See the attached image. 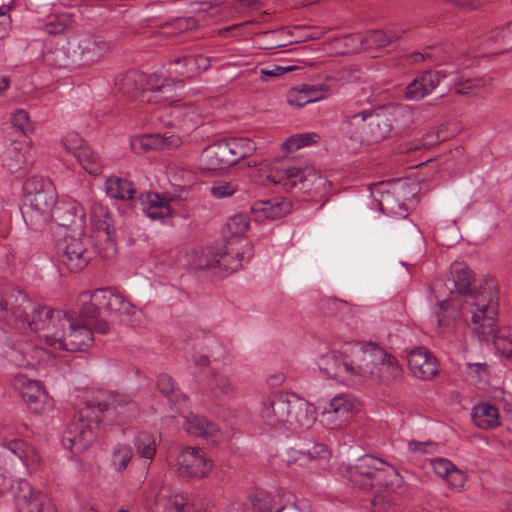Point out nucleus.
I'll return each mask as SVG.
<instances>
[{
  "instance_id": "obj_49",
  "label": "nucleus",
  "mask_w": 512,
  "mask_h": 512,
  "mask_svg": "<svg viewBox=\"0 0 512 512\" xmlns=\"http://www.w3.org/2000/svg\"><path fill=\"white\" fill-rule=\"evenodd\" d=\"M133 457V451L128 444H117L112 448L110 466L117 472L127 469Z\"/></svg>"
},
{
  "instance_id": "obj_32",
  "label": "nucleus",
  "mask_w": 512,
  "mask_h": 512,
  "mask_svg": "<svg viewBox=\"0 0 512 512\" xmlns=\"http://www.w3.org/2000/svg\"><path fill=\"white\" fill-rule=\"evenodd\" d=\"M43 60L47 65L55 68H77L75 57H73V45L66 41L46 46L43 51Z\"/></svg>"
},
{
  "instance_id": "obj_48",
  "label": "nucleus",
  "mask_w": 512,
  "mask_h": 512,
  "mask_svg": "<svg viewBox=\"0 0 512 512\" xmlns=\"http://www.w3.org/2000/svg\"><path fill=\"white\" fill-rule=\"evenodd\" d=\"M75 157L88 173L92 175H99L102 173L103 164L99 155L92 151L87 145L79 150Z\"/></svg>"
},
{
  "instance_id": "obj_16",
  "label": "nucleus",
  "mask_w": 512,
  "mask_h": 512,
  "mask_svg": "<svg viewBox=\"0 0 512 512\" xmlns=\"http://www.w3.org/2000/svg\"><path fill=\"white\" fill-rule=\"evenodd\" d=\"M52 220L59 226L65 227L66 232H77L79 234L86 229L85 210L80 203L72 198L57 201Z\"/></svg>"
},
{
  "instance_id": "obj_63",
  "label": "nucleus",
  "mask_w": 512,
  "mask_h": 512,
  "mask_svg": "<svg viewBox=\"0 0 512 512\" xmlns=\"http://www.w3.org/2000/svg\"><path fill=\"white\" fill-rule=\"evenodd\" d=\"M287 102L290 106L297 108L303 107L309 103V99L306 96L303 85L301 87L292 88L288 91Z\"/></svg>"
},
{
  "instance_id": "obj_61",
  "label": "nucleus",
  "mask_w": 512,
  "mask_h": 512,
  "mask_svg": "<svg viewBox=\"0 0 512 512\" xmlns=\"http://www.w3.org/2000/svg\"><path fill=\"white\" fill-rule=\"evenodd\" d=\"M303 88L305 90L306 96L309 99V103L317 102L322 99H325L329 95L328 86L321 85H307L303 84Z\"/></svg>"
},
{
  "instance_id": "obj_45",
  "label": "nucleus",
  "mask_w": 512,
  "mask_h": 512,
  "mask_svg": "<svg viewBox=\"0 0 512 512\" xmlns=\"http://www.w3.org/2000/svg\"><path fill=\"white\" fill-rule=\"evenodd\" d=\"M95 302L104 305V311L111 316L117 317L125 297L115 289L104 288V292H99L94 298Z\"/></svg>"
},
{
  "instance_id": "obj_10",
  "label": "nucleus",
  "mask_w": 512,
  "mask_h": 512,
  "mask_svg": "<svg viewBox=\"0 0 512 512\" xmlns=\"http://www.w3.org/2000/svg\"><path fill=\"white\" fill-rule=\"evenodd\" d=\"M347 472L349 481L363 490L388 486L392 483L391 478L398 475L394 467L371 455L358 458Z\"/></svg>"
},
{
  "instance_id": "obj_37",
  "label": "nucleus",
  "mask_w": 512,
  "mask_h": 512,
  "mask_svg": "<svg viewBox=\"0 0 512 512\" xmlns=\"http://www.w3.org/2000/svg\"><path fill=\"white\" fill-rule=\"evenodd\" d=\"M166 110L173 118V120L168 122L169 125H173L174 121H178L184 126L190 128L191 126H196L200 123V114L192 104L173 101Z\"/></svg>"
},
{
  "instance_id": "obj_13",
  "label": "nucleus",
  "mask_w": 512,
  "mask_h": 512,
  "mask_svg": "<svg viewBox=\"0 0 512 512\" xmlns=\"http://www.w3.org/2000/svg\"><path fill=\"white\" fill-rule=\"evenodd\" d=\"M33 449L23 440L12 439L0 445V495L13 488L11 467L18 459L28 466V458Z\"/></svg>"
},
{
  "instance_id": "obj_44",
  "label": "nucleus",
  "mask_w": 512,
  "mask_h": 512,
  "mask_svg": "<svg viewBox=\"0 0 512 512\" xmlns=\"http://www.w3.org/2000/svg\"><path fill=\"white\" fill-rule=\"evenodd\" d=\"M159 443L158 436L154 433L142 431L134 439V447L138 455L152 462Z\"/></svg>"
},
{
  "instance_id": "obj_29",
  "label": "nucleus",
  "mask_w": 512,
  "mask_h": 512,
  "mask_svg": "<svg viewBox=\"0 0 512 512\" xmlns=\"http://www.w3.org/2000/svg\"><path fill=\"white\" fill-rule=\"evenodd\" d=\"M291 207V201L286 198L259 200L252 204L251 213L255 221L275 220L287 215Z\"/></svg>"
},
{
  "instance_id": "obj_51",
  "label": "nucleus",
  "mask_w": 512,
  "mask_h": 512,
  "mask_svg": "<svg viewBox=\"0 0 512 512\" xmlns=\"http://www.w3.org/2000/svg\"><path fill=\"white\" fill-rule=\"evenodd\" d=\"M252 512H277L280 505L268 492L258 491L250 498Z\"/></svg>"
},
{
  "instance_id": "obj_36",
  "label": "nucleus",
  "mask_w": 512,
  "mask_h": 512,
  "mask_svg": "<svg viewBox=\"0 0 512 512\" xmlns=\"http://www.w3.org/2000/svg\"><path fill=\"white\" fill-rule=\"evenodd\" d=\"M192 348L197 352L206 353L214 361H220L226 356L225 346L218 337L211 333L197 332Z\"/></svg>"
},
{
  "instance_id": "obj_22",
  "label": "nucleus",
  "mask_w": 512,
  "mask_h": 512,
  "mask_svg": "<svg viewBox=\"0 0 512 512\" xmlns=\"http://www.w3.org/2000/svg\"><path fill=\"white\" fill-rule=\"evenodd\" d=\"M6 355L18 367H34L49 357L44 349L24 340L14 342Z\"/></svg>"
},
{
  "instance_id": "obj_50",
  "label": "nucleus",
  "mask_w": 512,
  "mask_h": 512,
  "mask_svg": "<svg viewBox=\"0 0 512 512\" xmlns=\"http://www.w3.org/2000/svg\"><path fill=\"white\" fill-rule=\"evenodd\" d=\"M234 163L251 156L255 150V143L249 138H231L227 140Z\"/></svg>"
},
{
  "instance_id": "obj_25",
  "label": "nucleus",
  "mask_w": 512,
  "mask_h": 512,
  "mask_svg": "<svg viewBox=\"0 0 512 512\" xmlns=\"http://www.w3.org/2000/svg\"><path fill=\"white\" fill-rule=\"evenodd\" d=\"M33 161L30 148L13 144L5 151L3 165L15 177L22 178L30 171Z\"/></svg>"
},
{
  "instance_id": "obj_26",
  "label": "nucleus",
  "mask_w": 512,
  "mask_h": 512,
  "mask_svg": "<svg viewBox=\"0 0 512 512\" xmlns=\"http://www.w3.org/2000/svg\"><path fill=\"white\" fill-rule=\"evenodd\" d=\"M408 366L413 375L421 380H431L438 372L436 358L424 347H418L410 351Z\"/></svg>"
},
{
  "instance_id": "obj_3",
  "label": "nucleus",
  "mask_w": 512,
  "mask_h": 512,
  "mask_svg": "<svg viewBox=\"0 0 512 512\" xmlns=\"http://www.w3.org/2000/svg\"><path fill=\"white\" fill-rule=\"evenodd\" d=\"M258 416L271 428H284L298 433L313 426L317 412L313 404L294 395L273 393L260 403Z\"/></svg>"
},
{
  "instance_id": "obj_21",
  "label": "nucleus",
  "mask_w": 512,
  "mask_h": 512,
  "mask_svg": "<svg viewBox=\"0 0 512 512\" xmlns=\"http://www.w3.org/2000/svg\"><path fill=\"white\" fill-rule=\"evenodd\" d=\"M252 256V247L248 242L242 245L228 242L217 249V269L225 272L237 271Z\"/></svg>"
},
{
  "instance_id": "obj_6",
  "label": "nucleus",
  "mask_w": 512,
  "mask_h": 512,
  "mask_svg": "<svg viewBox=\"0 0 512 512\" xmlns=\"http://www.w3.org/2000/svg\"><path fill=\"white\" fill-rule=\"evenodd\" d=\"M331 451L323 443H312L303 448H289L286 452L288 474L296 482L311 485L330 467Z\"/></svg>"
},
{
  "instance_id": "obj_15",
  "label": "nucleus",
  "mask_w": 512,
  "mask_h": 512,
  "mask_svg": "<svg viewBox=\"0 0 512 512\" xmlns=\"http://www.w3.org/2000/svg\"><path fill=\"white\" fill-rule=\"evenodd\" d=\"M356 409L357 402L353 397L346 394L336 395L322 412L320 422L327 429H340L347 425Z\"/></svg>"
},
{
  "instance_id": "obj_53",
  "label": "nucleus",
  "mask_w": 512,
  "mask_h": 512,
  "mask_svg": "<svg viewBox=\"0 0 512 512\" xmlns=\"http://www.w3.org/2000/svg\"><path fill=\"white\" fill-rule=\"evenodd\" d=\"M90 219L96 229V233L110 230L109 212L107 207L101 203H92L90 207Z\"/></svg>"
},
{
  "instance_id": "obj_64",
  "label": "nucleus",
  "mask_w": 512,
  "mask_h": 512,
  "mask_svg": "<svg viewBox=\"0 0 512 512\" xmlns=\"http://www.w3.org/2000/svg\"><path fill=\"white\" fill-rule=\"evenodd\" d=\"M142 311L134 306L129 300L125 299L122 308L117 317H126L131 323L139 322Z\"/></svg>"
},
{
  "instance_id": "obj_56",
  "label": "nucleus",
  "mask_w": 512,
  "mask_h": 512,
  "mask_svg": "<svg viewBox=\"0 0 512 512\" xmlns=\"http://www.w3.org/2000/svg\"><path fill=\"white\" fill-rule=\"evenodd\" d=\"M184 64L183 70H176V74L184 78H192L198 74V60L195 55H185L182 58L177 57L170 62V66Z\"/></svg>"
},
{
  "instance_id": "obj_23",
  "label": "nucleus",
  "mask_w": 512,
  "mask_h": 512,
  "mask_svg": "<svg viewBox=\"0 0 512 512\" xmlns=\"http://www.w3.org/2000/svg\"><path fill=\"white\" fill-rule=\"evenodd\" d=\"M109 49L107 42L95 37H84L73 45L76 67L90 66L103 57Z\"/></svg>"
},
{
  "instance_id": "obj_41",
  "label": "nucleus",
  "mask_w": 512,
  "mask_h": 512,
  "mask_svg": "<svg viewBox=\"0 0 512 512\" xmlns=\"http://www.w3.org/2000/svg\"><path fill=\"white\" fill-rule=\"evenodd\" d=\"M472 419L481 429H493L499 425V411L490 403H480L473 407Z\"/></svg>"
},
{
  "instance_id": "obj_59",
  "label": "nucleus",
  "mask_w": 512,
  "mask_h": 512,
  "mask_svg": "<svg viewBox=\"0 0 512 512\" xmlns=\"http://www.w3.org/2000/svg\"><path fill=\"white\" fill-rule=\"evenodd\" d=\"M438 449V444L433 441H416L408 442V451L415 458H421L428 454H434Z\"/></svg>"
},
{
  "instance_id": "obj_7",
  "label": "nucleus",
  "mask_w": 512,
  "mask_h": 512,
  "mask_svg": "<svg viewBox=\"0 0 512 512\" xmlns=\"http://www.w3.org/2000/svg\"><path fill=\"white\" fill-rule=\"evenodd\" d=\"M451 283L455 291H451V297L439 301L434 312V319L439 333L450 330L456 317L458 305L465 300L470 293L478 291L473 285L472 271L463 262H454L450 265Z\"/></svg>"
},
{
  "instance_id": "obj_62",
  "label": "nucleus",
  "mask_w": 512,
  "mask_h": 512,
  "mask_svg": "<svg viewBox=\"0 0 512 512\" xmlns=\"http://www.w3.org/2000/svg\"><path fill=\"white\" fill-rule=\"evenodd\" d=\"M62 143L65 149L74 156L85 146L84 140L76 132L67 133L62 139Z\"/></svg>"
},
{
  "instance_id": "obj_12",
  "label": "nucleus",
  "mask_w": 512,
  "mask_h": 512,
  "mask_svg": "<svg viewBox=\"0 0 512 512\" xmlns=\"http://www.w3.org/2000/svg\"><path fill=\"white\" fill-rule=\"evenodd\" d=\"M90 241L85 231L65 232L64 237L56 243V251L59 262L70 272L83 270L91 259V252L88 249Z\"/></svg>"
},
{
  "instance_id": "obj_9",
  "label": "nucleus",
  "mask_w": 512,
  "mask_h": 512,
  "mask_svg": "<svg viewBox=\"0 0 512 512\" xmlns=\"http://www.w3.org/2000/svg\"><path fill=\"white\" fill-rule=\"evenodd\" d=\"M85 405L95 413L98 421L111 425H123L134 419L139 411L138 403L130 396L120 393L108 392L88 400Z\"/></svg>"
},
{
  "instance_id": "obj_28",
  "label": "nucleus",
  "mask_w": 512,
  "mask_h": 512,
  "mask_svg": "<svg viewBox=\"0 0 512 512\" xmlns=\"http://www.w3.org/2000/svg\"><path fill=\"white\" fill-rule=\"evenodd\" d=\"M200 162L206 170L224 169L235 164L227 140L206 147L201 153Z\"/></svg>"
},
{
  "instance_id": "obj_46",
  "label": "nucleus",
  "mask_w": 512,
  "mask_h": 512,
  "mask_svg": "<svg viewBox=\"0 0 512 512\" xmlns=\"http://www.w3.org/2000/svg\"><path fill=\"white\" fill-rule=\"evenodd\" d=\"M157 389L169 401L171 408L178 409L183 406L182 395L177 389L173 378L168 374H160L157 377Z\"/></svg>"
},
{
  "instance_id": "obj_20",
  "label": "nucleus",
  "mask_w": 512,
  "mask_h": 512,
  "mask_svg": "<svg viewBox=\"0 0 512 512\" xmlns=\"http://www.w3.org/2000/svg\"><path fill=\"white\" fill-rule=\"evenodd\" d=\"M371 111L363 110L346 115L340 125L341 133L350 140L370 145L373 130L370 126Z\"/></svg>"
},
{
  "instance_id": "obj_42",
  "label": "nucleus",
  "mask_w": 512,
  "mask_h": 512,
  "mask_svg": "<svg viewBox=\"0 0 512 512\" xmlns=\"http://www.w3.org/2000/svg\"><path fill=\"white\" fill-rule=\"evenodd\" d=\"M170 200H172V197L158 193L148 194L144 207L146 215L152 220H160L171 216L172 209L169 204Z\"/></svg>"
},
{
  "instance_id": "obj_17",
  "label": "nucleus",
  "mask_w": 512,
  "mask_h": 512,
  "mask_svg": "<svg viewBox=\"0 0 512 512\" xmlns=\"http://www.w3.org/2000/svg\"><path fill=\"white\" fill-rule=\"evenodd\" d=\"M14 500L18 512H56L50 498L40 491H34L27 481L18 482Z\"/></svg>"
},
{
  "instance_id": "obj_39",
  "label": "nucleus",
  "mask_w": 512,
  "mask_h": 512,
  "mask_svg": "<svg viewBox=\"0 0 512 512\" xmlns=\"http://www.w3.org/2000/svg\"><path fill=\"white\" fill-rule=\"evenodd\" d=\"M205 385L203 393L209 394L214 399L230 396L235 391V385L230 377L219 374L216 370L211 371L210 379Z\"/></svg>"
},
{
  "instance_id": "obj_19",
  "label": "nucleus",
  "mask_w": 512,
  "mask_h": 512,
  "mask_svg": "<svg viewBox=\"0 0 512 512\" xmlns=\"http://www.w3.org/2000/svg\"><path fill=\"white\" fill-rule=\"evenodd\" d=\"M181 397L183 406L179 407L177 411H179L182 418V421L179 422L182 428L190 435L215 440L219 434L218 427L206 418L189 412V398L186 395Z\"/></svg>"
},
{
  "instance_id": "obj_18",
  "label": "nucleus",
  "mask_w": 512,
  "mask_h": 512,
  "mask_svg": "<svg viewBox=\"0 0 512 512\" xmlns=\"http://www.w3.org/2000/svg\"><path fill=\"white\" fill-rule=\"evenodd\" d=\"M177 471L186 477H203L209 473L212 465L199 448L186 447L176 458Z\"/></svg>"
},
{
  "instance_id": "obj_33",
  "label": "nucleus",
  "mask_w": 512,
  "mask_h": 512,
  "mask_svg": "<svg viewBox=\"0 0 512 512\" xmlns=\"http://www.w3.org/2000/svg\"><path fill=\"white\" fill-rule=\"evenodd\" d=\"M403 378V368L399 361L384 350V356L377 359L375 373L370 379L384 384L400 382Z\"/></svg>"
},
{
  "instance_id": "obj_31",
  "label": "nucleus",
  "mask_w": 512,
  "mask_h": 512,
  "mask_svg": "<svg viewBox=\"0 0 512 512\" xmlns=\"http://www.w3.org/2000/svg\"><path fill=\"white\" fill-rule=\"evenodd\" d=\"M403 32L397 30H373L368 32L365 37L357 34L346 37L344 41L346 46L349 45V41L356 42V45L352 47V51H357L362 47L371 48L375 46L381 48L400 39Z\"/></svg>"
},
{
  "instance_id": "obj_27",
  "label": "nucleus",
  "mask_w": 512,
  "mask_h": 512,
  "mask_svg": "<svg viewBox=\"0 0 512 512\" xmlns=\"http://www.w3.org/2000/svg\"><path fill=\"white\" fill-rule=\"evenodd\" d=\"M182 80L172 81L157 74L145 75L144 87L140 94V102H155L160 103L162 99L167 100L171 98L172 86L179 84L182 85Z\"/></svg>"
},
{
  "instance_id": "obj_60",
  "label": "nucleus",
  "mask_w": 512,
  "mask_h": 512,
  "mask_svg": "<svg viewBox=\"0 0 512 512\" xmlns=\"http://www.w3.org/2000/svg\"><path fill=\"white\" fill-rule=\"evenodd\" d=\"M430 465L434 473L440 477L446 479L451 469L454 468V464L447 458L436 457L430 459Z\"/></svg>"
},
{
  "instance_id": "obj_57",
  "label": "nucleus",
  "mask_w": 512,
  "mask_h": 512,
  "mask_svg": "<svg viewBox=\"0 0 512 512\" xmlns=\"http://www.w3.org/2000/svg\"><path fill=\"white\" fill-rule=\"evenodd\" d=\"M238 191V185L232 181L219 180L212 183L210 193L217 199L231 197Z\"/></svg>"
},
{
  "instance_id": "obj_8",
  "label": "nucleus",
  "mask_w": 512,
  "mask_h": 512,
  "mask_svg": "<svg viewBox=\"0 0 512 512\" xmlns=\"http://www.w3.org/2000/svg\"><path fill=\"white\" fill-rule=\"evenodd\" d=\"M414 121L413 111L406 105H388L371 111V144L403 133Z\"/></svg>"
},
{
  "instance_id": "obj_5",
  "label": "nucleus",
  "mask_w": 512,
  "mask_h": 512,
  "mask_svg": "<svg viewBox=\"0 0 512 512\" xmlns=\"http://www.w3.org/2000/svg\"><path fill=\"white\" fill-rule=\"evenodd\" d=\"M24 220L34 230L42 229L52 221L57 194L52 183L43 177L33 176L23 184Z\"/></svg>"
},
{
  "instance_id": "obj_24",
  "label": "nucleus",
  "mask_w": 512,
  "mask_h": 512,
  "mask_svg": "<svg viewBox=\"0 0 512 512\" xmlns=\"http://www.w3.org/2000/svg\"><path fill=\"white\" fill-rule=\"evenodd\" d=\"M451 75L446 69L428 70L416 77L406 88V98L421 100L429 95L440 83L441 79Z\"/></svg>"
},
{
  "instance_id": "obj_54",
  "label": "nucleus",
  "mask_w": 512,
  "mask_h": 512,
  "mask_svg": "<svg viewBox=\"0 0 512 512\" xmlns=\"http://www.w3.org/2000/svg\"><path fill=\"white\" fill-rule=\"evenodd\" d=\"M492 337L496 349L507 359L512 361V331L510 328H502L496 330L489 338Z\"/></svg>"
},
{
  "instance_id": "obj_55",
  "label": "nucleus",
  "mask_w": 512,
  "mask_h": 512,
  "mask_svg": "<svg viewBox=\"0 0 512 512\" xmlns=\"http://www.w3.org/2000/svg\"><path fill=\"white\" fill-rule=\"evenodd\" d=\"M319 140L320 136L314 132L295 134L283 142L282 148L288 152H293L302 147L317 143Z\"/></svg>"
},
{
  "instance_id": "obj_52",
  "label": "nucleus",
  "mask_w": 512,
  "mask_h": 512,
  "mask_svg": "<svg viewBox=\"0 0 512 512\" xmlns=\"http://www.w3.org/2000/svg\"><path fill=\"white\" fill-rule=\"evenodd\" d=\"M95 239L94 249L100 257L110 259L116 255L117 247L111 238L110 230L96 233Z\"/></svg>"
},
{
  "instance_id": "obj_11",
  "label": "nucleus",
  "mask_w": 512,
  "mask_h": 512,
  "mask_svg": "<svg viewBox=\"0 0 512 512\" xmlns=\"http://www.w3.org/2000/svg\"><path fill=\"white\" fill-rule=\"evenodd\" d=\"M269 179L287 192L318 193L324 188L326 179L313 167L289 166L269 176Z\"/></svg>"
},
{
  "instance_id": "obj_38",
  "label": "nucleus",
  "mask_w": 512,
  "mask_h": 512,
  "mask_svg": "<svg viewBox=\"0 0 512 512\" xmlns=\"http://www.w3.org/2000/svg\"><path fill=\"white\" fill-rule=\"evenodd\" d=\"M158 512H196L193 505L183 495H172L161 491L155 499Z\"/></svg>"
},
{
  "instance_id": "obj_34",
  "label": "nucleus",
  "mask_w": 512,
  "mask_h": 512,
  "mask_svg": "<svg viewBox=\"0 0 512 512\" xmlns=\"http://www.w3.org/2000/svg\"><path fill=\"white\" fill-rule=\"evenodd\" d=\"M178 140L160 134H144L134 136L130 139V147L136 154H142L150 150L164 149L169 146H176Z\"/></svg>"
},
{
  "instance_id": "obj_4",
  "label": "nucleus",
  "mask_w": 512,
  "mask_h": 512,
  "mask_svg": "<svg viewBox=\"0 0 512 512\" xmlns=\"http://www.w3.org/2000/svg\"><path fill=\"white\" fill-rule=\"evenodd\" d=\"M496 289L495 281L490 278L485 286H479L477 292L468 294L458 305L463 312L471 314L473 331L480 341L488 340L495 331L499 313Z\"/></svg>"
},
{
  "instance_id": "obj_58",
  "label": "nucleus",
  "mask_w": 512,
  "mask_h": 512,
  "mask_svg": "<svg viewBox=\"0 0 512 512\" xmlns=\"http://www.w3.org/2000/svg\"><path fill=\"white\" fill-rule=\"evenodd\" d=\"M249 223V216L246 213H238L228 219L226 227L234 236L243 235L247 231Z\"/></svg>"
},
{
  "instance_id": "obj_1",
  "label": "nucleus",
  "mask_w": 512,
  "mask_h": 512,
  "mask_svg": "<svg viewBox=\"0 0 512 512\" xmlns=\"http://www.w3.org/2000/svg\"><path fill=\"white\" fill-rule=\"evenodd\" d=\"M0 321L20 333H37L55 350L83 351L93 343V331L86 324L66 311L32 302L22 290L0 295Z\"/></svg>"
},
{
  "instance_id": "obj_47",
  "label": "nucleus",
  "mask_w": 512,
  "mask_h": 512,
  "mask_svg": "<svg viewBox=\"0 0 512 512\" xmlns=\"http://www.w3.org/2000/svg\"><path fill=\"white\" fill-rule=\"evenodd\" d=\"M99 292H104V288L85 291L79 295V313L82 318H95L100 315V311H104V305L98 304L94 300L96 294Z\"/></svg>"
},
{
  "instance_id": "obj_40",
  "label": "nucleus",
  "mask_w": 512,
  "mask_h": 512,
  "mask_svg": "<svg viewBox=\"0 0 512 512\" xmlns=\"http://www.w3.org/2000/svg\"><path fill=\"white\" fill-rule=\"evenodd\" d=\"M105 192L111 199L126 201L133 199L136 189L131 181L111 176L105 181Z\"/></svg>"
},
{
  "instance_id": "obj_35",
  "label": "nucleus",
  "mask_w": 512,
  "mask_h": 512,
  "mask_svg": "<svg viewBox=\"0 0 512 512\" xmlns=\"http://www.w3.org/2000/svg\"><path fill=\"white\" fill-rule=\"evenodd\" d=\"M144 81V73L137 70H129L116 78L115 86L123 95L140 101V94L144 87Z\"/></svg>"
},
{
  "instance_id": "obj_30",
  "label": "nucleus",
  "mask_w": 512,
  "mask_h": 512,
  "mask_svg": "<svg viewBox=\"0 0 512 512\" xmlns=\"http://www.w3.org/2000/svg\"><path fill=\"white\" fill-rule=\"evenodd\" d=\"M12 385L33 410H40V404L45 401L47 395L39 381L19 374L13 378Z\"/></svg>"
},
{
  "instance_id": "obj_14",
  "label": "nucleus",
  "mask_w": 512,
  "mask_h": 512,
  "mask_svg": "<svg viewBox=\"0 0 512 512\" xmlns=\"http://www.w3.org/2000/svg\"><path fill=\"white\" fill-rule=\"evenodd\" d=\"M87 407L79 412L69 424L62 438V444L72 453L85 451L93 442L95 435L92 423L86 419L89 416Z\"/></svg>"
},
{
  "instance_id": "obj_43",
  "label": "nucleus",
  "mask_w": 512,
  "mask_h": 512,
  "mask_svg": "<svg viewBox=\"0 0 512 512\" xmlns=\"http://www.w3.org/2000/svg\"><path fill=\"white\" fill-rule=\"evenodd\" d=\"M187 265L194 270H216L217 248L207 247L203 250H192L187 253Z\"/></svg>"
},
{
  "instance_id": "obj_2",
  "label": "nucleus",
  "mask_w": 512,
  "mask_h": 512,
  "mask_svg": "<svg viewBox=\"0 0 512 512\" xmlns=\"http://www.w3.org/2000/svg\"><path fill=\"white\" fill-rule=\"evenodd\" d=\"M383 356L384 349L375 343L351 342L321 355L317 365L329 378L360 383L373 377Z\"/></svg>"
}]
</instances>
